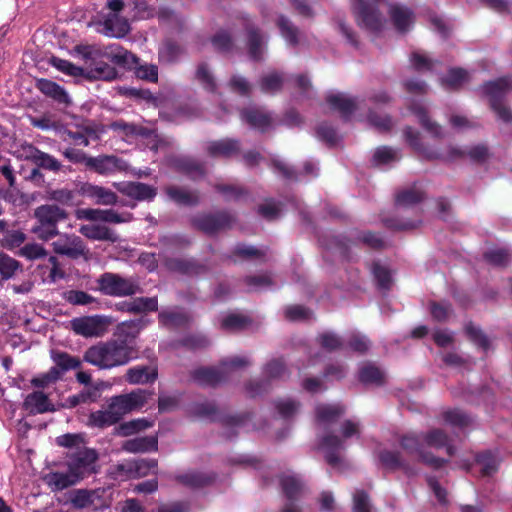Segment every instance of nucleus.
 <instances>
[{
  "mask_svg": "<svg viewBox=\"0 0 512 512\" xmlns=\"http://www.w3.org/2000/svg\"><path fill=\"white\" fill-rule=\"evenodd\" d=\"M19 269H21L19 261L7 254L0 253V275L2 279L12 278Z\"/></svg>",
  "mask_w": 512,
  "mask_h": 512,
  "instance_id": "obj_46",
  "label": "nucleus"
},
{
  "mask_svg": "<svg viewBox=\"0 0 512 512\" xmlns=\"http://www.w3.org/2000/svg\"><path fill=\"white\" fill-rule=\"evenodd\" d=\"M277 25L282 36L289 44H298V29L289 21V19L284 16H280L277 20Z\"/></svg>",
  "mask_w": 512,
  "mask_h": 512,
  "instance_id": "obj_48",
  "label": "nucleus"
},
{
  "mask_svg": "<svg viewBox=\"0 0 512 512\" xmlns=\"http://www.w3.org/2000/svg\"><path fill=\"white\" fill-rule=\"evenodd\" d=\"M299 403L291 398L280 399L275 402L278 414L283 418H291L299 411Z\"/></svg>",
  "mask_w": 512,
  "mask_h": 512,
  "instance_id": "obj_56",
  "label": "nucleus"
},
{
  "mask_svg": "<svg viewBox=\"0 0 512 512\" xmlns=\"http://www.w3.org/2000/svg\"><path fill=\"white\" fill-rule=\"evenodd\" d=\"M56 442L59 446L77 451L84 447V436L82 434H64L57 437Z\"/></svg>",
  "mask_w": 512,
  "mask_h": 512,
  "instance_id": "obj_62",
  "label": "nucleus"
},
{
  "mask_svg": "<svg viewBox=\"0 0 512 512\" xmlns=\"http://www.w3.org/2000/svg\"><path fill=\"white\" fill-rule=\"evenodd\" d=\"M97 284L101 293L113 297L132 296L141 290L136 280L111 272L102 274L98 278Z\"/></svg>",
  "mask_w": 512,
  "mask_h": 512,
  "instance_id": "obj_7",
  "label": "nucleus"
},
{
  "mask_svg": "<svg viewBox=\"0 0 512 512\" xmlns=\"http://www.w3.org/2000/svg\"><path fill=\"white\" fill-rule=\"evenodd\" d=\"M131 462L134 478L147 476L151 471L157 468V461L155 459H139Z\"/></svg>",
  "mask_w": 512,
  "mask_h": 512,
  "instance_id": "obj_58",
  "label": "nucleus"
},
{
  "mask_svg": "<svg viewBox=\"0 0 512 512\" xmlns=\"http://www.w3.org/2000/svg\"><path fill=\"white\" fill-rule=\"evenodd\" d=\"M89 79L112 80L117 76L115 68L105 62L90 63L84 69V75Z\"/></svg>",
  "mask_w": 512,
  "mask_h": 512,
  "instance_id": "obj_31",
  "label": "nucleus"
},
{
  "mask_svg": "<svg viewBox=\"0 0 512 512\" xmlns=\"http://www.w3.org/2000/svg\"><path fill=\"white\" fill-rule=\"evenodd\" d=\"M78 193L98 205H115L118 202V196L112 190L88 182L79 186Z\"/></svg>",
  "mask_w": 512,
  "mask_h": 512,
  "instance_id": "obj_14",
  "label": "nucleus"
},
{
  "mask_svg": "<svg viewBox=\"0 0 512 512\" xmlns=\"http://www.w3.org/2000/svg\"><path fill=\"white\" fill-rule=\"evenodd\" d=\"M137 357L134 345L110 339L89 347L84 354V360L99 369H112L128 364Z\"/></svg>",
  "mask_w": 512,
  "mask_h": 512,
  "instance_id": "obj_1",
  "label": "nucleus"
},
{
  "mask_svg": "<svg viewBox=\"0 0 512 512\" xmlns=\"http://www.w3.org/2000/svg\"><path fill=\"white\" fill-rule=\"evenodd\" d=\"M109 475L115 479L124 481L130 478H134L133 475V468H132V462L131 461H125L122 463H117L112 465L109 468Z\"/></svg>",
  "mask_w": 512,
  "mask_h": 512,
  "instance_id": "obj_53",
  "label": "nucleus"
},
{
  "mask_svg": "<svg viewBox=\"0 0 512 512\" xmlns=\"http://www.w3.org/2000/svg\"><path fill=\"white\" fill-rule=\"evenodd\" d=\"M321 448L325 452L326 461L333 467H338L343 463V459L338 451L343 448L342 440L334 435H327L321 441Z\"/></svg>",
  "mask_w": 512,
  "mask_h": 512,
  "instance_id": "obj_24",
  "label": "nucleus"
},
{
  "mask_svg": "<svg viewBox=\"0 0 512 512\" xmlns=\"http://www.w3.org/2000/svg\"><path fill=\"white\" fill-rule=\"evenodd\" d=\"M344 413L340 405H319L316 408L317 420L321 424H327L337 420Z\"/></svg>",
  "mask_w": 512,
  "mask_h": 512,
  "instance_id": "obj_43",
  "label": "nucleus"
},
{
  "mask_svg": "<svg viewBox=\"0 0 512 512\" xmlns=\"http://www.w3.org/2000/svg\"><path fill=\"white\" fill-rule=\"evenodd\" d=\"M117 309L130 313L156 311L158 309V301L156 297H139L129 302L120 303Z\"/></svg>",
  "mask_w": 512,
  "mask_h": 512,
  "instance_id": "obj_27",
  "label": "nucleus"
},
{
  "mask_svg": "<svg viewBox=\"0 0 512 512\" xmlns=\"http://www.w3.org/2000/svg\"><path fill=\"white\" fill-rule=\"evenodd\" d=\"M79 232L86 238L95 241H109L117 242L119 240L118 234L105 225L100 224H87L79 228Z\"/></svg>",
  "mask_w": 512,
  "mask_h": 512,
  "instance_id": "obj_22",
  "label": "nucleus"
},
{
  "mask_svg": "<svg viewBox=\"0 0 512 512\" xmlns=\"http://www.w3.org/2000/svg\"><path fill=\"white\" fill-rule=\"evenodd\" d=\"M250 325V320L239 314H229L222 319L221 327L228 331H238Z\"/></svg>",
  "mask_w": 512,
  "mask_h": 512,
  "instance_id": "obj_47",
  "label": "nucleus"
},
{
  "mask_svg": "<svg viewBox=\"0 0 512 512\" xmlns=\"http://www.w3.org/2000/svg\"><path fill=\"white\" fill-rule=\"evenodd\" d=\"M250 361L246 357L235 356L222 361L218 369L199 368L193 372V379L200 385L214 386L221 383L225 377L224 374L246 367Z\"/></svg>",
  "mask_w": 512,
  "mask_h": 512,
  "instance_id": "obj_6",
  "label": "nucleus"
},
{
  "mask_svg": "<svg viewBox=\"0 0 512 512\" xmlns=\"http://www.w3.org/2000/svg\"><path fill=\"white\" fill-rule=\"evenodd\" d=\"M23 406L31 414H42L54 411L53 404L50 403L46 394L40 391L33 392L24 400Z\"/></svg>",
  "mask_w": 512,
  "mask_h": 512,
  "instance_id": "obj_25",
  "label": "nucleus"
},
{
  "mask_svg": "<svg viewBox=\"0 0 512 512\" xmlns=\"http://www.w3.org/2000/svg\"><path fill=\"white\" fill-rule=\"evenodd\" d=\"M147 324L148 320L143 318L121 322L114 330V339L134 345L133 341L137 338L141 330L147 326Z\"/></svg>",
  "mask_w": 512,
  "mask_h": 512,
  "instance_id": "obj_18",
  "label": "nucleus"
},
{
  "mask_svg": "<svg viewBox=\"0 0 512 512\" xmlns=\"http://www.w3.org/2000/svg\"><path fill=\"white\" fill-rule=\"evenodd\" d=\"M69 213L56 204H44L34 210L36 220L31 232L39 240L49 241L59 235L58 223L67 220Z\"/></svg>",
  "mask_w": 512,
  "mask_h": 512,
  "instance_id": "obj_3",
  "label": "nucleus"
},
{
  "mask_svg": "<svg viewBox=\"0 0 512 512\" xmlns=\"http://www.w3.org/2000/svg\"><path fill=\"white\" fill-rule=\"evenodd\" d=\"M112 323L110 316H84L71 320V328L77 335L85 338H100L108 332Z\"/></svg>",
  "mask_w": 512,
  "mask_h": 512,
  "instance_id": "obj_10",
  "label": "nucleus"
},
{
  "mask_svg": "<svg viewBox=\"0 0 512 512\" xmlns=\"http://www.w3.org/2000/svg\"><path fill=\"white\" fill-rule=\"evenodd\" d=\"M48 199L62 205H73L76 193L68 188H59L47 192Z\"/></svg>",
  "mask_w": 512,
  "mask_h": 512,
  "instance_id": "obj_51",
  "label": "nucleus"
},
{
  "mask_svg": "<svg viewBox=\"0 0 512 512\" xmlns=\"http://www.w3.org/2000/svg\"><path fill=\"white\" fill-rule=\"evenodd\" d=\"M19 255L28 260H36L47 255V250L38 243H29L19 250Z\"/></svg>",
  "mask_w": 512,
  "mask_h": 512,
  "instance_id": "obj_63",
  "label": "nucleus"
},
{
  "mask_svg": "<svg viewBox=\"0 0 512 512\" xmlns=\"http://www.w3.org/2000/svg\"><path fill=\"white\" fill-rule=\"evenodd\" d=\"M281 485L286 497L290 501L283 508L282 512H301L300 507L293 502L298 499L304 491V485L301 480L294 475H284L281 478Z\"/></svg>",
  "mask_w": 512,
  "mask_h": 512,
  "instance_id": "obj_17",
  "label": "nucleus"
},
{
  "mask_svg": "<svg viewBox=\"0 0 512 512\" xmlns=\"http://www.w3.org/2000/svg\"><path fill=\"white\" fill-rule=\"evenodd\" d=\"M423 443L433 448H445L449 456L454 454V447L446 433L440 429H432L423 436Z\"/></svg>",
  "mask_w": 512,
  "mask_h": 512,
  "instance_id": "obj_30",
  "label": "nucleus"
},
{
  "mask_svg": "<svg viewBox=\"0 0 512 512\" xmlns=\"http://www.w3.org/2000/svg\"><path fill=\"white\" fill-rule=\"evenodd\" d=\"M232 218L226 213L202 215L195 219V225L208 234L216 233L230 225Z\"/></svg>",
  "mask_w": 512,
  "mask_h": 512,
  "instance_id": "obj_19",
  "label": "nucleus"
},
{
  "mask_svg": "<svg viewBox=\"0 0 512 512\" xmlns=\"http://www.w3.org/2000/svg\"><path fill=\"white\" fill-rule=\"evenodd\" d=\"M116 189L123 195L137 201H150L157 194V189L141 182L114 183Z\"/></svg>",
  "mask_w": 512,
  "mask_h": 512,
  "instance_id": "obj_15",
  "label": "nucleus"
},
{
  "mask_svg": "<svg viewBox=\"0 0 512 512\" xmlns=\"http://www.w3.org/2000/svg\"><path fill=\"white\" fill-rule=\"evenodd\" d=\"M50 63L56 69H58L59 71L65 73L67 75H70V76H82V75H84V69L83 68H80V67L74 65L73 63L67 61V60H64V59H61V58H57V57H52L51 60H50Z\"/></svg>",
  "mask_w": 512,
  "mask_h": 512,
  "instance_id": "obj_59",
  "label": "nucleus"
},
{
  "mask_svg": "<svg viewBox=\"0 0 512 512\" xmlns=\"http://www.w3.org/2000/svg\"><path fill=\"white\" fill-rule=\"evenodd\" d=\"M398 158L397 151L386 146L377 148L373 155V161L377 165L388 164L392 161L398 160Z\"/></svg>",
  "mask_w": 512,
  "mask_h": 512,
  "instance_id": "obj_64",
  "label": "nucleus"
},
{
  "mask_svg": "<svg viewBox=\"0 0 512 512\" xmlns=\"http://www.w3.org/2000/svg\"><path fill=\"white\" fill-rule=\"evenodd\" d=\"M477 463L481 466L483 476H490L498 469L499 461L496 456L484 453L477 457Z\"/></svg>",
  "mask_w": 512,
  "mask_h": 512,
  "instance_id": "obj_57",
  "label": "nucleus"
},
{
  "mask_svg": "<svg viewBox=\"0 0 512 512\" xmlns=\"http://www.w3.org/2000/svg\"><path fill=\"white\" fill-rule=\"evenodd\" d=\"M166 193L171 200L181 205H193L199 200V196L196 192L175 186L168 187Z\"/></svg>",
  "mask_w": 512,
  "mask_h": 512,
  "instance_id": "obj_40",
  "label": "nucleus"
},
{
  "mask_svg": "<svg viewBox=\"0 0 512 512\" xmlns=\"http://www.w3.org/2000/svg\"><path fill=\"white\" fill-rule=\"evenodd\" d=\"M412 112L418 117L419 123L421 126L433 137V138H442L443 131L441 126L432 121L423 106L420 104H415L411 107Z\"/></svg>",
  "mask_w": 512,
  "mask_h": 512,
  "instance_id": "obj_33",
  "label": "nucleus"
},
{
  "mask_svg": "<svg viewBox=\"0 0 512 512\" xmlns=\"http://www.w3.org/2000/svg\"><path fill=\"white\" fill-rule=\"evenodd\" d=\"M125 8L124 0H107L99 13L98 32L110 38H123L131 30L128 20L121 15Z\"/></svg>",
  "mask_w": 512,
  "mask_h": 512,
  "instance_id": "obj_4",
  "label": "nucleus"
},
{
  "mask_svg": "<svg viewBox=\"0 0 512 512\" xmlns=\"http://www.w3.org/2000/svg\"><path fill=\"white\" fill-rule=\"evenodd\" d=\"M51 245L56 254L72 260L84 259L87 261L91 257L89 248L81 237L75 234L59 233L58 238Z\"/></svg>",
  "mask_w": 512,
  "mask_h": 512,
  "instance_id": "obj_11",
  "label": "nucleus"
},
{
  "mask_svg": "<svg viewBox=\"0 0 512 512\" xmlns=\"http://www.w3.org/2000/svg\"><path fill=\"white\" fill-rule=\"evenodd\" d=\"M215 50L219 52H229L233 48V40L227 31L217 32L211 39Z\"/></svg>",
  "mask_w": 512,
  "mask_h": 512,
  "instance_id": "obj_61",
  "label": "nucleus"
},
{
  "mask_svg": "<svg viewBox=\"0 0 512 512\" xmlns=\"http://www.w3.org/2000/svg\"><path fill=\"white\" fill-rule=\"evenodd\" d=\"M87 167L93 169L95 172L107 175L115 172L126 171L129 165L123 159L115 155H100L97 157H90L87 160Z\"/></svg>",
  "mask_w": 512,
  "mask_h": 512,
  "instance_id": "obj_13",
  "label": "nucleus"
},
{
  "mask_svg": "<svg viewBox=\"0 0 512 512\" xmlns=\"http://www.w3.org/2000/svg\"><path fill=\"white\" fill-rule=\"evenodd\" d=\"M151 395L152 393L146 390L137 389L130 393L111 397L107 401V407L119 422L125 415L142 408Z\"/></svg>",
  "mask_w": 512,
  "mask_h": 512,
  "instance_id": "obj_8",
  "label": "nucleus"
},
{
  "mask_svg": "<svg viewBox=\"0 0 512 512\" xmlns=\"http://www.w3.org/2000/svg\"><path fill=\"white\" fill-rule=\"evenodd\" d=\"M122 449L129 453L157 451L158 439L155 436L136 437L123 442Z\"/></svg>",
  "mask_w": 512,
  "mask_h": 512,
  "instance_id": "obj_26",
  "label": "nucleus"
},
{
  "mask_svg": "<svg viewBox=\"0 0 512 512\" xmlns=\"http://www.w3.org/2000/svg\"><path fill=\"white\" fill-rule=\"evenodd\" d=\"M353 0L352 9L358 25L373 34L381 32L386 26V18L379 11L378 5L386 0Z\"/></svg>",
  "mask_w": 512,
  "mask_h": 512,
  "instance_id": "obj_5",
  "label": "nucleus"
},
{
  "mask_svg": "<svg viewBox=\"0 0 512 512\" xmlns=\"http://www.w3.org/2000/svg\"><path fill=\"white\" fill-rule=\"evenodd\" d=\"M40 168L57 172L61 169V163L52 155L42 152L39 149L29 146V153L27 156Z\"/></svg>",
  "mask_w": 512,
  "mask_h": 512,
  "instance_id": "obj_29",
  "label": "nucleus"
},
{
  "mask_svg": "<svg viewBox=\"0 0 512 512\" xmlns=\"http://www.w3.org/2000/svg\"><path fill=\"white\" fill-rule=\"evenodd\" d=\"M423 440L415 434H407L401 439V446L409 454H417L419 458L426 464L433 467H440L444 464V460L437 458L429 453H424L422 450Z\"/></svg>",
  "mask_w": 512,
  "mask_h": 512,
  "instance_id": "obj_16",
  "label": "nucleus"
},
{
  "mask_svg": "<svg viewBox=\"0 0 512 512\" xmlns=\"http://www.w3.org/2000/svg\"><path fill=\"white\" fill-rule=\"evenodd\" d=\"M152 426V423L144 418L123 422L114 429V434L128 437Z\"/></svg>",
  "mask_w": 512,
  "mask_h": 512,
  "instance_id": "obj_38",
  "label": "nucleus"
},
{
  "mask_svg": "<svg viewBox=\"0 0 512 512\" xmlns=\"http://www.w3.org/2000/svg\"><path fill=\"white\" fill-rule=\"evenodd\" d=\"M241 118L253 128L261 131L267 130L271 125L270 116L259 109H245L241 112Z\"/></svg>",
  "mask_w": 512,
  "mask_h": 512,
  "instance_id": "obj_32",
  "label": "nucleus"
},
{
  "mask_svg": "<svg viewBox=\"0 0 512 512\" xmlns=\"http://www.w3.org/2000/svg\"><path fill=\"white\" fill-rule=\"evenodd\" d=\"M159 322L167 328H176L186 325L190 318L181 310H163L159 313Z\"/></svg>",
  "mask_w": 512,
  "mask_h": 512,
  "instance_id": "obj_34",
  "label": "nucleus"
},
{
  "mask_svg": "<svg viewBox=\"0 0 512 512\" xmlns=\"http://www.w3.org/2000/svg\"><path fill=\"white\" fill-rule=\"evenodd\" d=\"M88 137H94V138L98 137L95 130L88 126L84 127L80 131L64 130L62 132V138L64 141L72 140L77 145L88 146L89 145Z\"/></svg>",
  "mask_w": 512,
  "mask_h": 512,
  "instance_id": "obj_44",
  "label": "nucleus"
},
{
  "mask_svg": "<svg viewBox=\"0 0 512 512\" xmlns=\"http://www.w3.org/2000/svg\"><path fill=\"white\" fill-rule=\"evenodd\" d=\"M239 150L238 142L231 139L213 142L208 147V151L213 156L230 157Z\"/></svg>",
  "mask_w": 512,
  "mask_h": 512,
  "instance_id": "obj_41",
  "label": "nucleus"
},
{
  "mask_svg": "<svg viewBox=\"0 0 512 512\" xmlns=\"http://www.w3.org/2000/svg\"><path fill=\"white\" fill-rule=\"evenodd\" d=\"M282 83L281 75L271 72L261 78L260 88L264 93H275L282 87Z\"/></svg>",
  "mask_w": 512,
  "mask_h": 512,
  "instance_id": "obj_55",
  "label": "nucleus"
},
{
  "mask_svg": "<svg viewBox=\"0 0 512 512\" xmlns=\"http://www.w3.org/2000/svg\"><path fill=\"white\" fill-rule=\"evenodd\" d=\"M158 377V370L152 365H139L129 368L126 371L125 379L133 385L147 384L154 382Z\"/></svg>",
  "mask_w": 512,
  "mask_h": 512,
  "instance_id": "obj_21",
  "label": "nucleus"
},
{
  "mask_svg": "<svg viewBox=\"0 0 512 512\" xmlns=\"http://www.w3.org/2000/svg\"><path fill=\"white\" fill-rule=\"evenodd\" d=\"M177 479L182 484L192 488L202 487L211 482L212 480L211 477L199 472H189L186 474H182L179 475Z\"/></svg>",
  "mask_w": 512,
  "mask_h": 512,
  "instance_id": "obj_49",
  "label": "nucleus"
},
{
  "mask_svg": "<svg viewBox=\"0 0 512 512\" xmlns=\"http://www.w3.org/2000/svg\"><path fill=\"white\" fill-rule=\"evenodd\" d=\"M249 55L254 60H260L264 52V38L254 27L247 29Z\"/></svg>",
  "mask_w": 512,
  "mask_h": 512,
  "instance_id": "obj_39",
  "label": "nucleus"
},
{
  "mask_svg": "<svg viewBox=\"0 0 512 512\" xmlns=\"http://www.w3.org/2000/svg\"><path fill=\"white\" fill-rule=\"evenodd\" d=\"M406 141L428 159L454 160L468 155L470 159L477 162H484L490 156L489 149L483 144L471 147L467 152L455 147H450L446 152H438L426 149L420 142V133L411 127L404 130Z\"/></svg>",
  "mask_w": 512,
  "mask_h": 512,
  "instance_id": "obj_2",
  "label": "nucleus"
},
{
  "mask_svg": "<svg viewBox=\"0 0 512 512\" xmlns=\"http://www.w3.org/2000/svg\"><path fill=\"white\" fill-rule=\"evenodd\" d=\"M36 86L43 94L55 99L60 103L69 102V97L65 90L53 81L47 79H39Z\"/></svg>",
  "mask_w": 512,
  "mask_h": 512,
  "instance_id": "obj_37",
  "label": "nucleus"
},
{
  "mask_svg": "<svg viewBox=\"0 0 512 512\" xmlns=\"http://www.w3.org/2000/svg\"><path fill=\"white\" fill-rule=\"evenodd\" d=\"M52 358L56 366L59 367L62 372L76 369L81 364V361L78 358L72 357L64 352L53 353Z\"/></svg>",
  "mask_w": 512,
  "mask_h": 512,
  "instance_id": "obj_54",
  "label": "nucleus"
},
{
  "mask_svg": "<svg viewBox=\"0 0 512 512\" xmlns=\"http://www.w3.org/2000/svg\"><path fill=\"white\" fill-rule=\"evenodd\" d=\"M68 468L79 479L94 472V464L98 459V454L94 449L83 447L67 455Z\"/></svg>",
  "mask_w": 512,
  "mask_h": 512,
  "instance_id": "obj_12",
  "label": "nucleus"
},
{
  "mask_svg": "<svg viewBox=\"0 0 512 512\" xmlns=\"http://www.w3.org/2000/svg\"><path fill=\"white\" fill-rule=\"evenodd\" d=\"M46 484L51 488L52 491H61L70 486L75 485L80 480L74 475L68 468V472H52L44 478Z\"/></svg>",
  "mask_w": 512,
  "mask_h": 512,
  "instance_id": "obj_28",
  "label": "nucleus"
},
{
  "mask_svg": "<svg viewBox=\"0 0 512 512\" xmlns=\"http://www.w3.org/2000/svg\"><path fill=\"white\" fill-rule=\"evenodd\" d=\"M484 93L489 97L491 108L497 117L506 123L512 122V110L501 103L500 99L512 89V79L508 77L487 82L484 85Z\"/></svg>",
  "mask_w": 512,
  "mask_h": 512,
  "instance_id": "obj_9",
  "label": "nucleus"
},
{
  "mask_svg": "<svg viewBox=\"0 0 512 512\" xmlns=\"http://www.w3.org/2000/svg\"><path fill=\"white\" fill-rule=\"evenodd\" d=\"M326 100L330 107L338 111L345 119H348L351 114L358 108L357 101L344 93H330L327 95Z\"/></svg>",
  "mask_w": 512,
  "mask_h": 512,
  "instance_id": "obj_20",
  "label": "nucleus"
},
{
  "mask_svg": "<svg viewBox=\"0 0 512 512\" xmlns=\"http://www.w3.org/2000/svg\"><path fill=\"white\" fill-rule=\"evenodd\" d=\"M97 497L96 491L78 489L72 492L70 502L74 508L83 509L92 506Z\"/></svg>",
  "mask_w": 512,
  "mask_h": 512,
  "instance_id": "obj_42",
  "label": "nucleus"
},
{
  "mask_svg": "<svg viewBox=\"0 0 512 512\" xmlns=\"http://www.w3.org/2000/svg\"><path fill=\"white\" fill-rule=\"evenodd\" d=\"M484 258L491 265L505 266L510 262L511 254L505 249L493 248L485 252Z\"/></svg>",
  "mask_w": 512,
  "mask_h": 512,
  "instance_id": "obj_50",
  "label": "nucleus"
},
{
  "mask_svg": "<svg viewBox=\"0 0 512 512\" xmlns=\"http://www.w3.org/2000/svg\"><path fill=\"white\" fill-rule=\"evenodd\" d=\"M118 421L111 414L110 409L106 406L103 409L90 413L87 420V425L93 428L104 429L117 424Z\"/></svg>",
  "mask_w": 512,
  "mask_h": 512,
  "instance_id": "obj_35",
  "label": "nucleus"
},
{
  "mask_svg": "<svg viewBox=\"0 0 512 512\" xmlns=\"http://www.w3.org/2000/svg\"><path fill=\"white\" fill-rule=\"evenodd\" d=\"M359 380L364 384L380 385L384 381V374L379 368L368 364L359 370Z\"/></svg>",
  "mask_w": 512,
  "mask_h": 512,
  "instance_id": "obj_45",
  "label": "nucleus"
},
{
  "mask_svg": "<svg viewBox=\"0 0 512 512\" xmlns=\"http://www.w3.org/2000/svg\"><path fill=\"white\" fill-rule=\"evenodd\" d=\"M183 48L172 40H166L158 50L159 62L170 64L176 62L183 54Z\"/></svg>",
  "mask_w": 512,
  "mask_h": 512,
  "instance_id": "obj_36",
  "label": "nucleus"
},
{
  "mask_svg": "<svg viewBox=\"0 0 512 512\" xmlns=\"http://www.w3.org/2000/svg\"><path fill=\"white\" fill-rule=\"evenodd\" d=\"M467 81V73L463 69H451L447 76L441 80L444 87L453 89Z\"/></svg>",
  "mask_w": 512,
  "mask_h": 512,
  "instance_id": "obj_60",
  "label": "nucleus"
},
{
  "mask_svg": "<svg viewBox=\"0 0 512 512\" xmlns=\"http://www.w3.org/2000/svg\"><path fill=\"white\" fill-rule=\"evenodd\" d=\"M391 21L399 32H406L412 26L414 17L410 9L398 4L389 5Z\"/></svg>",
  "mask_w": 512,
  "mask_h": 512,
  "instance_id": "obj_23",
  "label": "nucleus"
},
{
  "mask_svg": "<svg viewBox=\"0 0 512 512\" xmlns=\"http://www.w3.org/2000/svg\"><path fill=\"white\" fill-rule=\"evenodd\" d=\"M424 198V193L416 188H410L400 192L396 197L397 204L401 206H410L420 202Z\"/></svg>",
  "mask_w": 512,
  "mask_h": 512,
  "instance_id": "obj_52",
  "label": "nucleus"
}]
</instances>
